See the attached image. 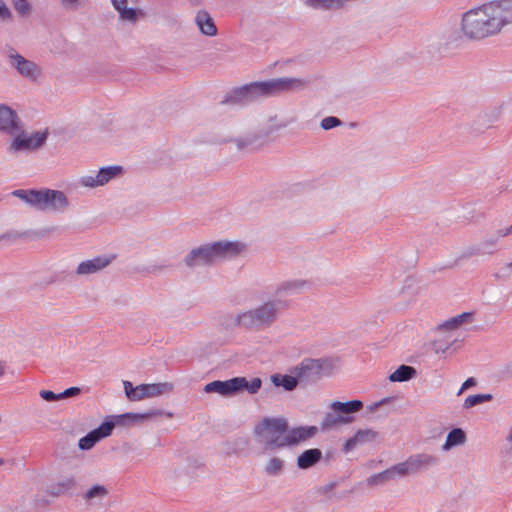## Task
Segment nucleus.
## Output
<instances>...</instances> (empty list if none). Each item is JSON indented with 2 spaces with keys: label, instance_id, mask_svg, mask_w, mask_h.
<instances>
[{
  "label": "nucleus",
  "instance_id": "obj_3",
  "mask_svg": "<svg viewBox=\"0 0 512 512\" xmlns=\"http://www.w3.org/2000/svg\"><path fill=\"white\" fill-rule=\"evenodd\" d=\"M12 194L36 211L51 214H64L71 208V201L62 190L18 189Z\"/></svg>",
  "mask_w": 512,
  "mask_h": 512
},
{
  "label": "nucleus",
  "instance_id": "obj_28",
  "mask_svg": "<svg viewBox=\"0 0 512 512\" xmlns=\"http://www.w3.org/2000/svg\"><path fill=\"white\" fill-rule=\"evenodd\" d=\"M124 390L127 398L131 401H140L146 398L144 384L134 387L131 382L124 381Z\"/></svg>",
  "mask_w": 512,
  "mask_h": 512
},
{
  "label": "nucleus",
  "instance_id": "obj_26",
  "mask_svg": "<svg viewBox=\"0 0 512 512\" xmlns=\"http://www.w3.org/2000/svg\"><path fill=\"white\" fill-rule=\"evenodd\" d=\"M146 398L156 397L171 392L173 385L168 382L144 384Z\"/></svg>",
  "mask_w": 512,
  "mask_h": 512
},
{
  "label": "nucleus",
  "instance_id": "obj_47",
  "mask_svg": "<svg viewBox=\"0 0 512 512\" xmlns=\"http://www.w3.org/2000/svg\"><path fill=\"white\" fill-rule=\"evenodd\" d=\"M336 486L335 483H330L328 485H326L323 490H324V493H329L330 491H332L334 489V487Z\"/></svg>",
  "mask_w": 512,
  "mask_h": 512
},
{
  "label": "nucleus",
  "instance_id": "obj_12",
  "mask_svg": "<svg viewBox=\"0 0 512 512\" xmlns=\"http://www.w3.org/2000/svg\"><path fill=\"white\" fill-rule=\"evenodd\" d=\"M10 65L24 78L36 80L41 75V68L35 62L26 59L21 54L11 49L8 53Z\"/></svg>",
  "mask_w": 512,
  "mask_h": 512
},
{
  "label": "nucleus",
  "instance_id": "obj_41",
  "mask_svg": "<svg viewBox=\"0 0 512 512\" xmlns=\"http://www.w3.org/2000/svg\"><path fill=\"white\" fill-rule=\"evenodd\" d=\"M237 148L242 150L252 144V139L249 137H241L234 140Z\"/></svg>",
  "mask_w": 512,
  "mask_h": 512
},
{
  "label": "nucleus",
  "instance_id": "obj_40",
  "mask_svg": "<svg viewBox=\"0 0 512 512\" xmlns=\"http://www.w3.org/2000/svg\"><path fill=\"white\" fill-rule=\"evenodd\" d=\"M80 0H61V5L65 9L76 10L80 7Z\"/></svg>",
  "mask_w": 512,
  "mask_h": 512
},
{
  "label": "nucleus",
  "instance_id": "obj_6",
  "mask_svg": "<svg viewBox=\"0 0 512 512\" xmlns=\"http://www.w3.org/2000/svg\"><path fill=\"white\" fill-rule=\"evenodd\" d=\"M288 422L281 417H265L254 426L255 441L265 450L284 448L285 432Z\"/></svg>",
  "mask_w": 512,
  "mask_h": 512
},
{
  "label": "nucleus",
  "instance_id": "obj_20",
  "mask_svg": "<svg viewBox=\"0 0 512 512\" xmlns=\"http://www.w3.org/2000/svg\"><path fill=\"white\" fill-rule=\"evenodd\" d=\"M308 283L304 280H289L281 283L275 290V298L280 299L282 296L295 295L302 292Z\"/></svg>",
  "mask_w": 512,
  "mask_h": 512
},
{
  "label": "nucleus",
  "instance_id": "obj_33",
  "mask_svg": "<svg viewBox=\"0 0 512 512\" xmlns=\"http://www.w3.org/2000/svg\"><path fill=\"white\" fill-rule=\"evenodd\" d=\"M15 11L22 17H27L32 12V5L28 0H13Z\"/></svg>",
  "mask_w": 512,
  "mask_h": 512
},
{
  "label": "nucleus",
  "instance_id": "obj_2",
  "mask_svg": "<svg viewBox=\"0 0 512 512\" xmlns=\"http://www.w3.org/2000/svg\"><path fill=\"white\" fill-rule=\"evenodd\" d=\"M308 81L302 78L282 77L267 81H257L233 88L224 97L223 103L246 106L261 99L284 91H300Z\"/></svg>",
  "mask_w": 512,
  "mask_h": 512
},
{
  "label": "nucleus",
  "instance_id": "obj_1",
  "mask_svg": "<svg viewBox=\"0 0 512 512\" xmlns=\"http://www.w3.org/2000/svg\"><path fill=\"white\" fill-rule=\"evenodd\" d=\"M512 26V0H490L461 16L460 28L469 40H484Z\"/></svg>",
  "mask_w": 512,
  "mask_h": 512
},
{
  "label": "nucleus",
  "instance_id": "obj_34",
  "mask_svg": "<svg viewBox=\"0 0 512 512\" xmlns=\"http://www.w3.org/2000/svg\"><path fill=\"white\" fill-rule=\"evenodd\" d=\"M160 412L158 411H151V412H148V413H145V414H136V413H126V414H123V415H120V416H117V423H119L122 419H129V420H132V421H138V420H143V419H146L150 416H154V415H159Z\"/></svg>",
  "mask_w": 512,
  "mask_h": 512
},
{
  "label": "nucleus",
  "instance_id": "obj_10",
  "mask_svg": "<svg viewBox=\"0 0 512 512\" xmlns=\"http://www.w3.org/2000/svg\"><path fill=\"white\" fill-rule=\"evenodd\" d=\"M330 408L332 412L327 413L323 418L322 425L325 428L351 423L354 420L351 414L359 412L363 408V402L360 400L334 401L330 404Z\"/></svg>",
  "mask_w": 512,
  "mask_h": 512
},
{
  "label": "nucleus",
  "instance_id": "obj_15",
  "mask_svg": "<svg viewBox=\"0 0 512 512\" xmlns=\"http://www.w3.org/2000/svg\"><path fill=\"white\" fill-rule=\"evenodd\" d=\"M23 122L17 112L5 104L0 105V132L10 135L18 131Z\"/></svg>",
  "mask_w": 512,
  "mask_h": 512
},
{
  "label": "nucleus",
  "instance_id": "obj_45",
  "mask_svg": "<svg viewBox=\"0 0 512 512\" xmlns=\"http://www.w3.org/2000/svg\"><path fill=\"white\" fill-rule=\"evenodd\" d=\"M288 125V122H280V123H277V124H274L271 128V131H277V130H280L282 128H285L286 126Z\"/></svg>",
  "mask_w": 512,
  "mask_h": 512
},
{
  "label": "nucleus",
  "instance_id": "obj_4",
  "mask_svg": "<svg viewBox=\"0 0 512 512\" xmlns=\"http://www.w3.org/2000/svg\"><path fill=\"white\" fill-rule=\"evenodd\" d=\"M247 250L242 241H216L192 249L185 257L188 267H198L214 262L235 258Z\"/></svg>",
  "mask_w": 512,
  "mask_h": 512
},
{
  "label": "nucleus",
  "instance_id": "obj_22",
  "mask_svg": "<svg viewBox=\"0 0 512 512\" xmlns=\"http://www.w3.org/2000/svg\"><path fill=\"white\" fill-rule=\"evenodd\" d=\"M322 458L320 449L312 448L305 450L297 457V466L299 469H309L318 463Z\"/></svg>",
  "mask_w": 512,
  "mask_h": 512
},
{
  "label": "nucleus",
  "instance_id": "obj_18",
  "mask_svg": "<svg viewBox=\"0 0 512 512\" xmlns=\"http://www.w3.org/2000/svg\"><path fill=\"white\" fill-rule=\"evenodd\" d=\"M378 433L372 429H360L353 437L346 440L343 446V452L349 453L357 447L371 443L376 440Z\"/></svg>",
  "mask_w": 512,
  "mask_h": 512
},
{
  "label": "nucleus",
  "instance_id": "obj_36",
  "mask_svg": "<svg viewBox=\"0 0 512 512\" xmlns=\"http://www.w3.org/2000/svg\"><path fill=\"white\" fill-rule=\"evenodd\" d=\"M119 17L123 21L134 23L138 17V10L135 8L126 7L121 12H119Z\"/></svg>",
  "mask_w": 512,
  "mask_h": 512
},
{
  "label": "nucleus",
  "instance_id": "obj_17",
  "mask_svg": "<svg viewBox=\"0 0 512 512\" xmlns=\"http://www.w3.org/2000/svg\"><path fill=\"white\" fill-rule=\"evenodd\" d=\"M323 362L319 359H304L294 369V374L299 380L310 381L321 374Z\"/></svg>",
  "mask_w": 512,
  "mask_h": 512
},
{
  "label": "nucleus",
  "instance_id": "obj_50",
  "mask_svg": "<svg viewBox=\"0 0 512 512\" xmlns=\"http://www.w3.org/2000/svg\"><path fill=\"white\" fill-rule=\"evenodd\" d=\"M505 268H507L508 270H512V261L510 263H507Z\"/></svg>",
  "mask_w": 512,
  "mask_h": 512
},
{
  "label": "nucleus",
  "instance_id": "obj_39",
  "mask_svg": "<svg viewBox=\"0 0 512 512\" xmlns=\"http://www.w3.org/2000/svg\"><path fill=\"white\" fill-rule=\"evenodd\" d=\"M81 393V388L79 387H70L64 390L63 392L59 393V398L65 399L69 397L78 396Z\"/></svg>",
  "mask_w": 512,
  "mask_h": 512
},
{
  "label": "nucleus",
  "instance_id": "obj_13",
  "mask_svg": "<svg viewBox=\"0 0 512 512\" xmlns=\"http://www.w3.org/2000/svg\"><path fill=\"white\" fill-rule=\"evenodd\" d=\"M115 259L114 255H100L80 262L75 270L77 276L85 277L101 272Z\"/></svg>",
  "mask_w": 512,
  "mask_h": 512
},
{
  "label": "nucleus",
  "instance_id": "obj_7",
  "mask_svg": "<svg viewBox=\"0 0 512 512\" xmlns=\"http://www.w3.org/2000/svg\"><path fill=\"white\" fill-rule=\"evenodd\" d=\"M438 459L427 453H418L409 456L405 461L399 462L384 470L388 482L417 474L422 469L436 465Z\"/></svg>",
  "mask_w": 512,
  "mask_h": 512
},
{
  "label": "nucleus",
  "instance_id": "obj_27",
  "mask_svg": "<svg viewBox=\"0 0 512 512\" xmlns=\"http://www.w3.org/2000/svg\"><path fill=\"white\" fill-rule=\"evenodd\" d=\"M416 371L413 367L408 365L399 366L392 374L389 376V380L391 382H404L408 381L415 375Z\"/></svg>",
  "mask_w": 512,
  "mask_h": 512
},
{
  "label": "nucleus",
  "instance_id": "obj_30",
  "mask_svg": "<svg viewBox=\"0 0 512 512\" xmlns=\"http://www.w3.org/2000/svg\"><path fill=\"white\" fill-rule=\"evenodd\" d=\"M108 494V491L103 485H94L90 489H88L84 495V498L87 501H92L94 499L101 500Z\"/></svg>",
  "mask_w": 512,
  "mask_h": 512
},
{
  "label": "nucleus",
  "instance_id": "obj_8",
  "mask_svg": "<svg viewBox=\"0 0 512 512\" xmlns=\"http://www.w3.org/2000/svg\"><path fill=\"white\" fill-rule=\"evenodd\" d=\"M11 141L6 150L9 154L32 153L40 149L48 138L47 131L27 132L24 124L20 125L18 131L11 133Z\"/></svg>",
  "mask_w": 512,
  "mask_h": 512
},
{
  "label": "nucleus",
  "instance_id": "obj_24",
  "mask_svg": "<svg viewBox=\"0 0 512 512\" xmlns=\"http://www.w3.org/2000/svg\"><path fill=\"white\" fill-rule=\"evenodd\" d=\"M284 470L285 461L278 456L270 457L263 467L264 473L270 477H279Z\"/></svg>",
  "mask_w": 512,
  "mask_h": 512
},
{
  "label": "nucleus",
  "instance_id": "obj_46",
  "mask_svg": "<svg viewBox=\"0 0 512 512\" xmlns=\"http://www.w3.org/2000/svg\"><path fill=\"white\" fill-rule=\"evenodd\" d=\"M435 349H436L437 352L445 353L449 349V346L444 347L439 342H436L435 343Z\"/></svg>",
  "mask_w": 512,
  "mask_h": 512
},
{
  "label": "nucleus",
  "instance_id": "obj_23",
  "mask_svg": "<svg viewBox=\"0 0 512 512\" xmlns=\"http://www.w3.org/2000/svg\"><path fill=\"white\" fill-rule=\"evenodd\" d=\"M466 440V433L461 428H454L448 433L442 450L449 451L454 447L465 444Z\"/></svg>",
  "mask_w": 512,
  "mask_h": 512
},
{
  "label": "nucleus",
  "instance_id": "obj_16",
  "mask_svg": "<svg viewBox=\"0 0 512 512\" xmlns=\"http://www.w3.org/2000/svg\"><path fill=\"white\" fill-rule=\"evenodd\" d=\"M317 433L315 426H299L292 429L287 427L285 432L284 447L298 445L311 439Z\"/></svg>",
  "mask_w": 512,
  "mask_h": 512
},
{
  "label": "nucleus",
  "instance_id": "obj_31",
  "mask_svg": "<svg viewBox=\"0 0 512 512\" xmlns=\"http://www.w3.org/2000/svg\"><path fill=\"white\" fill-rule=\"evenodd\" d=\"M470 317L469 313H462L460 315H457L447 321H445L443 324L439 326L440 330H453L458 328L461 324L464 323V321Z\"/></svg>",
  "mask_w": 512,
  "mask_h": 512
},
{
  "label": "nucleus",
  "instance_id": "obj_21",
  "mask_svg": "<svg viewBox=\"0 0 512 512\" xmlns=\"http://www.w3.org/2000/svg\"><path fill=\"white\" fill-rule=\"evenodd\" d=\"M75 484L73 476H62L47 487V493L51 496H60L73 489Z\"/></svg>",
  "mask_w": 512,
  "mask_h": 512
},
{
  "label": "nucleus",
  "instance_id": "obj_11",
  "mask_svg": "<svg viewBox=\"0 0 512 512\" xmlns=\"http://www.w3.org/2000/svg\"><path fill=\"white\" fill-rule=\"evenodd\" d=\"M122 171L123 168L118 165L101 167L98 171H89L82 175L77 183L80 187L94 189L106 185L118 177Z\"/></svg>",
  "mask_w": 512,
  "mask_h": 512
},
{
  "label": "nucleus",
  "instance_id": "obj_51",
  "mask_svg": "<svg viewBox=\"0 0 512 512\" xmlns=\"http://www.w3.org/2000/svg\"><path fill=\"white\" fill-rule=\"evenodd\" d=\"M506 369L508 372H512V363L508 364Z\"/></svg>",
  "mask_w": 512,
  "mask_h": 512
},
{
  "label": "nucleus",
  "instance_id": "obj_43",
  "mask_svg": "<svg viewBox=\"0 0 512 512\" xmlns=\"http://www.w3.org/2000/svg\"><path fill=\"white\" fill-rule=\"evenodd\" d=\"M476 384V381L474 378H468L466 381H464L459 389V391L457 392V395H461L465 390H467L468 388L474 386Z\"/></svg>",
  "mask_w": 512,
  "mask_h": 512
},
{
  "label": "nucleus",
  "instance_id": "obj_32",
  "mask_svg": "<svg viewBox=\"0 0 512 512\" xmlns=\"http://www.w3.org/2000/svg\"><path fill=\"white\" fill-rule=\"evenodd\" d=\"M492 399L491 394H476V395H469L465 401H464V408L468 409L471 407H474L476 405H479L481 403L490 401Z\"/></svg>",
  "mask_w": 512,
  "mask_h": 512
},
{
  "label": "nucleus",
  "instance_id": "obj_19",
  "mask_svg": "<svg viewBox=\"0 0 512 512\" xmlns=\"http://www.w3.org/2000/svg\"><path fill=\"white\" fill-rule=\"evenodd\" d=\"M194 22L201 34L208 37H214L217 35V26L212 16L206 10H198L196 12Z\"/></svg>",
  "mask_w": 512,
  "mask_h": 512
},
{
  "label": "nucleus",
  "instance_id": "obj_25",
  "mask_svg": "<svg viewBox=\"0 0 512 512\" xmlns=\"http://www.w3.org/2000/svg\"><path fill=\"white\" fill-rule=\"evenodd\" d=\"M273 384L277 387H283L286 391H292L298 384L297 376L275 374L271 376Z\"/></svg>",
  "mask_w": 512,
  "mask_h": 512
},
{
  "label": "nucleus",
  "instance_id": "obj_14",
  "mask_svg": "<svg viewBox=\"0 0 512 512\" xmlns=\"http://www.w3.org/2000/svg\"><path fill=\"white\" fill-rule=\"evenodd\" d=\"M114 427V421H104L99 427L80 438L78 442L79 449L83 451L90 450L97 442L111 435Z\"/></svg>",
  "mask_w": 512,
  "mask_h": 512
},
{
  "label": "nucleus",
  "instance_id": "obj_5",
  "mask_svg": "<svg viewBox=\"0 0 512 512\" xmlns=\"http://www.w3.org/2000/svg\"><path fill=\"white\" fill-rule=\"evenodd\" d=\"M285 305L281 299H269L259 306L238 313L233 322L248 330L262 331L274 324Z\"/></svg>",
  "mask_w": 512,
  "mask_h": 512
},
{
  "label": "nucleus",
  "instance_id": "obj_38",
  "mask_svg": "<svg viewBox=\"0 0 512 512\" xmlns=\"http://www.w3.org/2000/svg\"><path fill=\"white\" fill-rule=\"evenodd\" d=\"M39 396L47 402H54L60 400L59 393H54L53 391L50 390H41L39 392Z\"/></svg>",
  "mask_w": 512,
  "mask_h": 512
},
{
  "label": "nucleus",
  "instance_id": "obj_35",
  "mask_svg": "<svg viewBox=\"0 0 512 512\" xmlns=\"http://www.w3.org/2000/svg\"><path fill=\"white\" fill-rule=\"evenodd\" d=\"M368 486L376 487V486H382L387 483L386 477L384 472H379L376 474H373L369 476L366 480Z\"/></svg>",
  "mask_w": 512,
  "mask_h": 512
},
{
  "label": "nucleus",
  "instance_id": "obj_52",
  "mask_svg": "<svg viewBox=\"0 0 512 512\" xmlns=\"http://www.w3.org/2000/svg\"><path fill=\"white\" fill-rule=\"evenodd\" d=\"M2 463H3V460H2V459H0V465H1Z\"/></svg>",
  "mask_w": 512,
  "mask_h": 512
},
{
  "label": "nucleus",
  "instance_id": "obj_42",
  "mask_svg": "<svg viewBox=\"0 0 512 512\" xmlns=\"http://www.w3.org/2000/svg\"><path fill=\"white\" fill-rule=\"evenodd\" d=\"M12 16V13L10 9L7 7L5 2L3 0H0V17L2 19H10Z\"/></svg>",
  "mask_w": 512,
  "mask_h": 512
},
{
  "label": "nucleus",
  "instance_id": "obj_37",
  "mask_svg": "<svg viewBox=\"0 0 512 512\" xmlns=\"http://www.w3.org/2000/svg\"><path fill=\"white\" fill-rule=\"evenodd\" d=\"M341 124L342 122L339 118L335 116H328L322 119L320 126L323 130H330L340 126Z\"/></svg>",
  "mask_w": 512,
  "mask_h": 512
},
{
  "label": "nucleus",
  "instance_id": "obj_48",
  "mask_svg": "<svg viewBox=\"0 0 512 512\" xmlns=\"http://www.w3.org/2000/svg\"><path fill=\"white\" fill-rule=\"evenodd\" d=\"M5 373V366L2 362H0V378L4 375Z\"/></svg>",
  "mask_w": 512,
  "mask_h": 512
},
{
  "label": "nucleus",
  "instance_id": "obj_29",
  "mask_svg": "<svg viewBox=\"0 0 512 512\" xmlns=\"http://www.w3.org/2000/svg\"><path fill=\"white\" fill-rule=\"evenodd\" d=\"M501 237L498 235V231L496 232V236L487 238L483 240L474 252H471V254H491L494 252L495 247L497 245V242L499 241Z\"/></svg>",
  "mask_w": 512,
  "mask_h": 512
},
{
  "label": "nucleus",
  "instance_id": "obj_9",
  "mask_svg": "<svg viewBox=\"0 0 512 512\" xmlns=\"http://www.w3.org/2000/svg\"><path fill=\"white\" fill-rule=\"evenodd\" d=\"M261 384L260 378H253L248 381L245 377H235L225 381H212L205 385L204 391L206 393H218L222 396H231L244 390L250 394H255L261 388Z\"/></svg>",
  "mask_w": 512,
  "mask_h": 512
},
{
  "label": "nucleus",
  "instance_id": "obj_44",
  "mask_svg": "<svg viewBox=\"0 0 512 512\" xmlns=\"http://www.w3.org/2000/svg\"><path fill=\"white\" fill-rule=\"evenodd\" d=\"M113 7L119 13L127 7L128 0H111Z\"/></svg>",
  "mask_w": 512,
  "mask_h": 512
},
{
  "label": "nucleus",
  "instance_id": "obj_49",
  "mask_svg": "<svg viewBox=\"0 0 512 512\" xmlns=\"http://www.w3.org/2000/svg\"><path fill=\"white\" fill-rule=\"evenodd\" d=\"M507 441L510 442L512 444V427H511V430L507 436Z\"/></svg>",
  "mask_w": 512,
  "mask_h": 512
}]
</instances>
